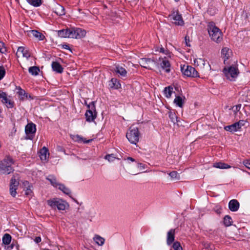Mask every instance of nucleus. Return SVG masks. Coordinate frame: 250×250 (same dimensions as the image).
Here are the masks:
<instances>
[{
    "mask_svg": "<svg viewBox=\"0 0 250 250\" xmlns=\"http://www.w3.org/2000/svg\"><path fill=\"white\" fill-rule=\"evenodd\" d=\"M213 167L215 168H220V169H227L230 168V166L229 165L227 164L219 162H216L213 164Z\"/></svg>",
    "mask_w": 250,
    "mask_h": 250,
    "instance_id": "5701e85b",
    "label": "nucleus"
},
{
    "mask_svg": "<svg viewBox=\"0 0 250 250\" xmlns=\"http://www.w3.org/2000/svg\"><path fill=\"white\" fill-rule=\"evenodd\" d=\"M61 46L62 48L68 50L70 51L71 52L72 51L68 44H62Z\"/></svg>",
    "mask_w": 250,
    "mask_h": 250,
    "instance_id": "603ef678",
    "label": "nucleus"
},
{
    "mask_svg": "<svg viewBox=\"0 0 250 250\" xmlns=\"http://www.w3.org/2000/svg\"><path fill=\"white\" fill-rule=\"evenodd\" d=\"M231 52L228 47H224L222 49L221 54L224 58V62L229 58Z\"/></svg>",
    "mask_w": 250,
    "mask_h": 250,
    "instance_id": "aec40b11",
    "label": "nucleus"
},
{
    "mask_svg": "<svg viewBox=\"0 0 250 250\" xmlns=\"http://www.w3.org/2000/svg\"><path fill=\"white\" fill-rule=\"evenodd\" d=\"M48 205L52 208H56L60 210H64L69 207L68 204L59 198H54L47 201Z\"/></svg>",
    "mask_w": 250,
    "mask_h": 250,
    "instance_id": "20e7f679",
    "label": "nucleus"
},
{
    "mask_svg": "<svg viewBox=\"0 0 250 250\" xmlns=\"http://www.w3.org/2000/svg\"><path fill=\"white\" fill-rule=\"evenodd\" d=\"M2 103L4 104L7 108H12L14 106V102L8 98L7 94L5 93L1 99Z\"/></svg>",
    "mask_w": 250,
    "mask_h": 250,
    "instance_id": "f3484780",
    "label": "nucleus"
},
{
    "mask_svg": "<svg viewBox=\"0 0 250 250\" xmlns=\"http://www.w3.org/2000/svg\"><path fill=\"white\" fill-rule=\"evenodd\" d=\"M5 70L3 68L0 67V80L3 78V77L5 75Z\"/></svg>",
    "mask_w": 250,
    "mask_h": 250,
    "instance_id": "de8ad7c7",
    "label": "nucleus"
},
{
    "mask_svg": "<svg viewBox=\"0 0 250 250\" xmlns=\"http://www.w3.org/2000/svg\"><path fill=\"white\" fill-rule=\"evenodd\" d=\"M34 241L36 243H39L41 241V238L40 237H36L34 239Z\"/></svg>",
    "mask_w": 250,
    "mask_h": 250,
    "instance_id": "864d4df0",
    "label": "nucleus"
},
{
    "mask_svg": "<svg viewBox=\"0 0 250 250\" xmlns=\"http://www.w3.org/2000/svg\"><path fill=\"white\" fill-rule=\"evenodd\" d=\"M181 71L183 74L189 77H199V74L195 69L189 65H184L181 67Z\"/></svg>",
    "mask_w": 250,
    "mask_h": 250,
    "instance_id": "9d476101",
    "label": "nucleus"
},
{
    "mask_svg": "<svg viewBox=\"0 0 250 250\" xmlns=\"http://www.w3.org/2000/svg\"><path fill=\"white\" fill-rule=\"evenodd\" d=\"M23 185L24 186V188L25 192V194L26 195H32V191L31 189V186L30 185L29 182L27 181H25L23 182Z\"/></svg>",
    "mask_w": 250,
    "mask_h": 250,
    "instance_id": "393cba45",
    "label": "nucleus"
},
{
    "mask_svg": "<svg viewBox=\"0 0 250 250\" xmlns=\"http://www.w3.org/2000/svg\"><path fill=\"white\" fill-rule=\"evenodd\" d=\"M208 31L211 39L216 43H220L223 40V33L214 22H209L208 24Z\"/></svg>",
    "mask_w": 250,
    "mask_h": 250,
    "instance_id": "f257e3e1",
    "label": "nucleus"
},
{
    "mask_svg": "<svg viewBox=\"0 0 250 250\" xmlns=\"http://www.w3.org/2000/svg\"><path fill=\"white\" fill-rule=\"evenodd\" d=\"M239 208V202L235 199L231 200L229 203V208L231 211H236Z\"/></svg>",
    "mask_w": 250,
    "mask_h": 250,
    "instance_id": "4468645a",
    "label": "nucleus"
},
{
    "mask_svg": "<svg viewBox=\"0 0 250 250\" xmlns=\"http://www.w3.org/2000/svg\"><path fill=\"white\" fill-rule=\"evenodd\" d=\"M160 51L162 53H165V50H164V48H163V47L161 48Z\"/></svg>",
    "mask_w": 250,
    "mask_h": 250,
    "instance_id": "13d9d810",
    "label": "nucleus"
},
{
    "mask_svg": "<svg viewBox=\"0 0 250 250\" xmlns=\"http://www.w3.org/2000/svg\"><path fill=\"white\" fill-rule=\"evenodd\" d=\"M174 103L180 107H182L184 104V99L180 96H176L174 100Z\"/></svg>",
    "mask_w": 250,
    "mask_h": 250,
    "instance_id": "2f4dec72",
    "label": "nucleus"
},
{
    "mask_svg": "<svg viewBox=\"0 0 250 250\" xmlns=\"http://www.w3.org/2000/svg\"><path fill=\"white\" fill-rule=\"evenodd\" d=\"M16 88L18 90V91L17 92V94L21 97V99H23V97L26 94L25 91L22 89L20 86H16Z\"/></svg>",
    "mask_w": 250,
    "mask_h": 250,
    "instance_id": "ea45409f",
    "label": "nucleus"
},
{
    "mask_svg": "<svg viewBox=\"0 0 250 250\" xmlns=\"http://www.w3.org/2000/svg\"><path fill=\"white\" fill-rule=\"evenodd\" d=\"M109 85L111 88L115 89H119L121 87V84L119 81L117 79L115 78H112L110 80Z\"/></svg>",
    "mask_w": 250,
    "mask_h": 250,
    "instance_id": "4be33fe9",
    "label": "nucleus"
},
{
    "mask_svg": "<svg viewBox=\"0 0 250 250\" xmlns=\"http://www.w3.org/2000/svg\"><path fill=\"white\" fill-rule=\"evenodd\" d=\"M215 211L217 212V213L218 214H220L221 212V208H217Z\"/></svg>",
    "mask_w": 250,
    "mask_h": 250,
    "instance_id": "6e6d98bb",
    "label": "nucleus"
},
{
    "mask_svg": "<svg viewBox=\"0 0 250 250\" xmlns=\"http://www.w3.org/2000/svg\"><path fill=\"white\" fill-rule=\"evenodd\" d=\"M0 52L1 53H4L6 52V48L5 46L4 42H0Z\"/></svg>",
    "mask_w": 250,
    "mask_h": 250,
    "instance_id": "a18cd8bd",
    "label": "nucleus"
},
{
    "mask_svg": "<svg viewBox=\"0 0 250 250\" xmlns=\"http://www.w3.org/2000/svg\"><path fill=\"white\" fill-rule=\"evenodd\" d=\"M29 4L34 6L38 7L42 4V0H26Z\"/></svg>",
    "mask_w": 250,
    "mask_h": 250,
    "instance_id": "4c0bfd02",
    "label": "nucleus"
},
{
    "mask_svg": "<svg viewBox=\"0 0 250 250\" xmlns=\"http://www.w3.org/2000/svg\"><path fill=\"white\" fill-rule=\"evenodd\" d=\"M20 177L18 174H14L10 180V193L12 197L17 194V189L19 185Z\"/></svg>",
    "mask_w": 250,
    "mask_h": 250,
    "instance_id": "0eeeda50",
    "label": "nucleus"
},
{
    "mask_svg": "<svg viewBox=\"0 0 250 250\" xmlns=\"http://www.w3.org/2000/svg\"><path fill=\"white\" fill-rule=\"evenodd\" d=\"M14 161L9 156H6L2 161H0V174H9L14 171L12 165Z\"/></svg>",
    "mask_w": 250,
    "mask_h": 250,
    "instance_id": "f03ea898",
    "label": "nucleus"
},
{
    "mask_svg": "<svg viewBox=\"0 0 250 250\" xmlns=\"http://www.w3.org/2000/svg\"><path fill=\"white\" fill-rule=\"evenodd\" d=\"M161 67L165 69L166 72H169L170 71V64L169 61L166 59H163L162 62L160 63Z\"/></svg>",
    "mask_w": 250,
    "mask_h": 250,
    "instance_id": "412c9836",
    "label": "nucleus"
},
{
    "mask_svg": "<svg viewBox=\"0 0 250 250\" xmlns=\"http://www.w3.org/2000/svg\"><path fill=\"white\" fill-rule=\"evenodd\" d=\"M1 147V143L0 142V147Z\"/></svg>",
    "mask_w": 250,
    "mask_h": 250,
    "instance_id": "0e129e2a",
    "label": "nucleus"
},
{
    "mask_svg": "<svg viewBox=\"0 0 250 250\" xmlns=\"http://www.w3.org/2000/svg\"><path fill=\"white\" fill-rule=\"evenodd\" d=\"M223 73L227 79L230 81H234L239 74V70L236 66H230L225 67L223 69Z\"/></svg>",
    "mask_w": 250,
    "mask_h": 250,
    "instance_id": "39448f33",
    "label": "nucleus"
},
{
    "mask_svg": "<svg viewBox=\"0 0 250 250\" xmlns=\"http://www.w3.org/2000/svg\"><path fill=\"white\" fill-rule=\"evenodd\" d=\"M53 71L58 73H62L63 72V68L62 65L57 62H53L51 64Z\"/></svg>",
    "mask_w": 250,
    "mask_h": 250,
    "instance_id": "a211bd4d",
    "label": "nucleus"
},
{
    "mask_svg": "<svg viewBox=\"0 0 250 250\" xmlns=\"http://www.w3.org/2000/svg\"><path fill=\"white\" fill-rule=\"evenodd\" d=\"M31 33L34 37L40 41H42L45 38V36L42 33L37 30H32Z\"/></svg>",
    "mask_w": 250,
    "mask_h": 250,
    "instance_id": "a878e982",
    "label": "nucleus"
},
{
    "mask_svg": "<svg viewBox=\"0 0 250 250\" xmlns=\"http://www.w3.org/2000/svg\"><path fill=\"white\" fill-rule=\"evenodd\" d=\"M20 53H21L22 56L26 59H28L30 57V54L28 50L22 46L19 47L18 49V51L16 53L18 57H19L18 55Z\"/></svg>",
    "mask_w": 250,
    "mask_h": 250,
    "instance_id": "2eb2a0df",
    "label": "nucleus"
},
{
    "mask_svg": "<svg viewBox=\"0 0 250 250\" xmlns=\"http://www.w3.org/2000/svg\"><path fill=\"white\" fill-rule=\"evenodd\" d=\"M127 160H130V161H131V162H135V159H133V158L130 157H127Z\"/></svg>",
    "mask_w": 250,
    "mask_h": 250,
    "instance_id": "4d7b16f0",
    "label": "nucleus"
},
{
    "mask_svg": "<svg viewBox=\"0 0 250 250\" xmlns=\"http://www.w3.org/2000/svg\"><path fill=\"white\" fill-rule=\"evenodd\" d=\"M172 248L174 250H183V249L178 242H174L172 245Z\"/></svg>",
    "mask_w": 250,
    "mask_h": 250,
    "instance_id": "37998d69",
    "label": "nucleus"
},
{
    "mask_svg": "<svg viewBox=\"0 0 250 250\" xmlns=\"http://www.w3.org/2000/svg\"><path fill=\"white\" fill-rule=\"evenodd\" d=\"M168 18L175 25L181 26L184 24L182 15L179 14L178 10H173L168 16Z\"/></svg>",
    "mask_w": 250,
    "mask_h": 250,
    "instance_id": "1a4fd4ad",
    "label": "nucleus"
},
{
    "mask_svg": "<svg viewBox=\"0 0 250 250\" xmlns=\"http://www.w3.org/2000/svg\"><path fill=\"white\" fill-rule=\"evenodd\" d=\"M243 164L246 167L250 169V160H246L244 161Z\"/></svg>",
    "mask_w": 250,
    "mask_h": 250,
    "instance_id": "8fccbe9b",
    "label": "nucleus"
},
{
    "mask_svg": "<svg viewBox=\"0 0 250 250\" xmlns=\"http://www.w3.org/2000/svg\"><path fill=\"white\" fill-rule=\"evenodd\" d=\"M58 188L60 190L62 191L64 194L70 195L71 193L70 190L64 185L60 184L58 185Z\"/></svg>",
    "mask_w": 250,
    "mask_h": 250,
    "instance_id": "c756f323",
    "label": "nucleus"
},
{
    "mask_svg": "<svg viewBox=\"0 0 250 250\" xmlns=\"http://www.w3.org/2000/svg\"><path fill=\"white\" fill-rule=\"evenodd\" d=\"M205 247L206 249H209V244H208L207 245L205 246Z\"/></svg>",
    "mask_w": 250,
    "mask_h": 250,
    "instance_id": "bf43d9fd",
    "label": "nucleus"
},
{
    "mask_svg": "<svg viewBox=\"0 0 250 250\" xmlns=\"http://www.w3.org/2000/svg\"><path fill=\"white\" fill-rule=\"evenodd\" d=\"M11 236L9 234L5 233L2 237V242L5 245H9L11 241Z\"/></svg>",
    "mask_w": 250,
    "mask_h": 250,
    "instance_id": "f704fd0d",
    "label": "nucleus"
},
{
    "mask_svg": "<svg viewBox=\"0 0 250 250\" xmlns=\"http://www.w3.org/2000/svg\"><path fill=\"white\" fill-rule=\"evenodd\" d=\"M36 131V126L32 123H28L25 126V132L26 133L25 139L26 140H33Z\"/></svg>",
    "mask_w": 250,
    "mask_h": 250,
    "instance_id": "6e6552de",
    "label": "nucleus"
},
{
    "mask_svg": "<svg viewBox=\"0 0 250 250\" xmlns=\"http://www.w3.org/2000/svg\"><path fill=\"white\" fill-rule=\"evenodd\" d=\"M186 44H187V46H190V45H188V42H188V41H187V40H186Z\"/></svg>",
    "mask_w": 250,
    "mask_h": 250,
    "instance_id": "052dcab7",
    "label": "nucleus"
},
{
    "mask_svg": "<svg viewBox=\"0 0 250 250\" xmlns=\"http://www.w3.org/2000/svg\"><path fill=\"white\" fill-rule=\"evenodd\" d=\"M87 108L88 109L85 113L86 121L88 122H91L94 121L97 117L95 102H91L87 105Z\"/></svg>",
    "mask_w": 250,
    "mask_h": 250,
    "instance_id": "423d86ee",
    "label": "nucleus"
},
{
    "mask_svg": "<svg viewBox=\"0 0 250 250\" xmlns=\"http://www.w3.org/2000/svg\"><path fill=\"white\" fill-rule=\"evenodd\" d=\"M187 37H185V40L186 41L187 39Z\"/></svg>",
    "mask_w": 250,
    "mask_h": 250,
    "instance_id": "e2e57ef3",
    "label": "nucleus"
},
{
    "mask_svg": "<svg viewBox=\"0 0 250 250\" xmlns=\"http://www.w3.org/2000/svg\"><path fill=\"white\" fill-rule=\"evenodd\" d=\"M169 175L170 176V177L172 179H179V175L178 173L175 171H173L169 173Z\"/></svg>",
    "mask_w": 250,
    "mask_h": 250,
    "instance_id": "c03bdc74",
    "label": "nucleus"
},
{
    "mask_svg": "<svg viewBox=\"0 0 250 250\" xmlns=\"http://www.w3.org/2000/svg\"><path fill=\"white\" fill-rule=\"evenodd\" d=\"M239 124L238 123H234L229 125H227L225 126L224 129L228 131H229L231 132H235L238 131L239 128Z\"/></svg>",
    "mask_w": 250,
    "mask_h": 250,
    "instance_id": "6ab92c4d",
    "label": "nucleus"
},
{
    "mask_svg": "<svg viewBox=\"0 0 250 250\" xmlns=\"http://www.w3.org/2000/svg\"><path fill=\"white\" fill-rule=\"evenodd\" d=\"M40 157L42 161H45L48 157L49 153L48 149L44 146L40 151Z\"/></svg>",
    "mask_w": 250,
    "mask_h": 250,
    "instance_id": "dca6fc26",
    "label": "nucleus"
},
{
    "mask_svg": "<svg viewBox=\"0 0 250 250\" xmlns=\"http://www.w3.org/2000/svg\"><path fill=\"white\" fill-rule=\"evenodd\" d=\"M69 29L61 30L58 31V36L61 38H69Z\"/></svg>",
    "mask_w": 250,
    "mask_h": 250,
    "instance_id": "7c9ffc66",
    "label": "nucleus"
},
{
    "mask_svg": "<svg viewBox=\"0 0 250 250\" xmlns=\"http://www.w3.org/2000/svg\"><path fill=\"white\" fill-rule=\"evenodd\" d=\"M72 139L75 141L78 142L79 143L83 142L84 143H88L92 141V140H86L84 138L79 135H74L72 137Z\"/></svg>",
    "mask_w": 250,
    "mask_h": 250,
    "instance_id": "bb28decb",
    "label": "nucleus"
},
{
    "mask_svg": "<svg viewBox=\"0 0 250 250\" xmlns=\"http://www.w3.org/2000/svg\"><path fill=\"white\" fill-rule=\"evenodd\" d=\"M6 93L0 90V99H2Z\"/></svg>",
    "mask_w": 250,
    "mask_h": 250,
    "instance_id": "5fc2aeb1",
    "label": "nucleus"
},
{
    "mask_svg": "<svg viewBox=\"0 0 250 250\" xmlns=\"http://www.w3.org/2000/svg\"><path fill=\"white\" fill-rule=\"evenodd\" d=\"M114 72L122 77H125L127 75V71L124 66L122 65H117L115 66L114 70Z\"/></svg>",
    "mask_w": 250,
    "mask_h": 250,
    "instance_id": "f8f14e48",
    "label": "nucleus"
},
{
    "mask_svg": "<svg viewBox=\"0 0 250 250\" xmlns=\"http://www.w3.org/2000/svg\"><path fill=\"white\" fill-rule=\"evenodd\" d=\"M47 179L50 182L51 184L54 187H57L58 185L60 184L57 181V179L55 177L52 175H49Z\"/></svg>",
    "mask_w": 250,
    "mask_h": 250,
    "instance_id": "72a5a7b5",
    "label": "nucleus"
},
{
    "mask_svg": "<svg viewBox=\"0 0 250 250\" xmlns=\"http://www.w3.org/2000/svg\"><path fill=\"white\" fill-rule=\"evenodd\" d=\"M140 133L137 127L131 126L126 134V137L128 141L134 145H136L139 140Z\"/></svg>",
    "mask_w": 250,
    "mask_h": 250,
    "instance_id": "7ed1b4c3",
    "label": "nucleus"
},
{
    "mask_svg": "<svg viewBox=\"0 0 250 250\" xmlns=\"http://www.w3.org/2000/svg\"><path fill=\"white\" fill-rule=\"evenodd\" d=\"M149 170H146L145 171H144L145 172H149Z\"/></svg>",
    "mask_w": 250,
    "mask_h": 250,
    "instance_id": "680f3d73",
    "label": "nucleus"
},
{
    "mask_svg": "<svg viewBox=\"0 0 250 250\" xmlns=\"http://www.w3.org/2000/svg\"><path fill=\"white\" fill-rule=\"evenodd\" d=\"M137 167L140 170H144L146 167V165L141 163H137Z\"/></svg>",
    "mask_w": 250,
    "mask_h": 250,
    "instance_id": "49530a36",
    "label": "nucleus"
},
{
    "mask_svg": "<svg viewBox=\"0 0 250 250\" xmlns=\"http://www.w3.org/2000/svg\"><path fill=\"white\" fill-rule=\"evenodd\" d=\"M76 29V39L81 38L85 36L86 34V32L81 28H75Z\"/></svg>",
    "mask_w": 250,
    "mask_h": 250,
    "instance_id": "473e14b6",
    "label": "nucleus"
},
{
    "mask_svg": "<svg viewBox=\"0 0 250 250\" xmlns=\"http://www.w3.org/2000/svg\"><path fill=\"white\" fill-rule=\"evenodd\" d=\"M241 104H238L233 107V111L236 114L241 108Z\"/></svg>",
    "mask_w": 250,
    "mask_h": 250,
    "instance_id": "09e8293b",
    "label": "nucleus"
},
{
    "mask_svg": "<svg viewBox=\"0 0 250 250\" xmlns=\"http://www.w3.org/2000/svg\"><path fill=\"white\" fill-rule=\"evenodd\" d=\"M245 121L244 120H240L238 122H236V123L239 124V128L240 129L242 126H244L245 125Z\"/></svg>",
    "mask_w": 250,
    "mask_h": 250,
    "instance_id": "3c124183",
    "label": "nucleus"
},
{
    "mask_svg": "<svg viewBox=\"0 0 250 250\" xmlns=\"http://www.w3.org/2000/svg\"><path fill=\"white\" fill-rule=\"evenodd\" d=\"M224 224L226 227H229L231 225L232 219L229 215H226L224 218Z\"/></svg>",
    "mask_w": 250,
    "mask_h": 250,
    "instance_id": "58836bf2",
    "label": "nucleus"
},
{
    "mask_svg": "<svg viewBox=\"0 0 250 250\" xmlns=\"http://www.w3.org/2000/svg\"><path fill=\"white\" fill-rule=\"evenodd\" d=\"M93 240L99 246H103L104 244L105 241V240L104 238L98 235H96L93 238Z\"/></svg>",
    "mask_w": 250,
    "mask_h": 250,
    "instance_id": "cd10ccee",
    "label": "nucleus"
},
{
    "mask_svg": "<svg viewBox=\"0 0 250 250\" xmlns=\"http://www.w3.org/2000/svg\"><path fill=\"white\" fill-rule=\"evenodd\" d=\"M69 36L70 38H76V29L75 28H69Z\"/></svg>",
    "mask_w": 250,
    "mask_h": 250,
    "instance_id": "a19ab883",
    "label": "nucleus"
},
{
    "mask_svg": "<svg viewBox=\"0 0 250 250\" xmlns=\"http://www.w3.org/2000/svg\"><path fill=\"white\" fill-rule=\"evenodd\" d=\"M104 159L110 163L113 162L116 159L120 160L114 154H107L105 156Z\"/></svg>",
    "mask_w": 250,
    "mask_h": 250,
    "instance_id": "e433bc0d",
    "label": "nucleus"
},
{
    "mask_svg": "<svg viewBox=\"0 0 250 250\" xmlns=\"http://www.w3.org/2000/svg\"><path fill=\"white\" fill-rule=\"evenodd\" d=\"M176 1H178L179 0H175Z\"/></svg>",
    "mask_w": 250,
    "mask_h": 250,
    "instance_id": "69168bd1",
    "label": "nucleus"
},
{
    "mask_svg": "<svg viewBox=\"0 0 250 250\" xmlns=\"http://www.w3.org/2000/svg\"><path fill=\"white\" fill-rule=\"evenodd\" d=\"M54 11L57 15L59 16H62L65 14L64 7L60 4H58L56 6Z\"/></svg>",
    "mask_w": 250,
    "mask_h": 250,
    "instance_id": "b1692460",
    "label": "nucleus"
},
{
    "mask_svg": "<svg viewBox=\"0 0 250 250\" xmlns=\"http://www.w3.org/2000/svg\"><path fill=\"white\" fill-rule=\"evenodd\" d=\"M29 72L32 75L36 76L40 72V69L37 66H32L29 68Z\"/></svg>",
    "mask_w": 250,
    "mask_h": 250,
    "instance_id": "c9c22d12",
    "label": "nucleus"
},
{
    "mask_svg": "<svg viewBox=\"0 0 250 250\" xmlns=\"http://www.w3.org/2000/svg\"><path fill=\"white\" fill-rule=\"evenodd\" d=\"M169 117L170 118L171 122H172L174 124H175V123L177 122V117L176 116L174 113H173L171 112H169Z\"/></svg>",
    "mask_w": 250,
    "mask_h": 250,
    "instance_id": "79ce46f5",
    "label": "nucleus"
},
{
    "mask_svg": "<svg viewBox=\"0 0 250 250\" xmlns=\"http://www.w3.org/2000/svg\"><path fill=\"white\" fill-rule=\"evenodd\" d=\"M173 87L171 86H168L165 87L164 90V94L167 98H170L171 96L172 93L173 92Z\"/></svg>",
    "mask_w": 250,
    "mask_h": 250,
    "instance_id": "c85d7f7f",
    "label": "nucleus"
},
{
    "mask_svg": "<svg viewBox=\"0 0 250 250\" xmlns=\"http://www.w3.org/2000/svg\"><path fill=\"white\" fill-rule=\"evenodd\" d=\"M140 65L144 68L151 69V66L154 63L153 60L148 58H141L139 61Z\"/></svg>",
    "mask_w": 250,
    "mask_h": 250,
    "instance_id": "9b49d317",
    "label": "nucleus"
},
{
    "mask_svg": "<svg viewBox=\"0 0 250 250\" xmlns=\"http://www.w3.org/2000/svg\"><path fill=\"white\" fill-rule=\"evenodd\" d=\"M175 229H170L167 233V243L170 245L174 242L175 239Z\"/></svg>",
    "mask_w": 250,
    "mask_h": 250,
    "instance_id": "ddd939ff",
    "label": "nucleus"
}]
</instances>
